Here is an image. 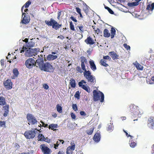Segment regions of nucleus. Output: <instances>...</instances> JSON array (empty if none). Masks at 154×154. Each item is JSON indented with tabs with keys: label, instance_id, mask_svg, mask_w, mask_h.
Wrapping results in <instances>:
<instances>
[{
	"label": "nucleus",
	"instance_id": "nucleus-1",
	"mask_svg": "<svg viewBox=\"0 0 154 154\" xmlns=\"http://www.w3.org/2000/svg\"><path fill=\"white\" fill-rule=\"evenodd\" d=\"M38 59L36 61L32 58H29L25 62V65L26 67L28 69L32 68L34 66H35L37 63L38 66L41 70H43L45 72H51L54 70L53 66L48 62L45 63L44 60L42 58Z\"/></svg>",
	"mask_w": 154,
	"mask_h": 154
},
{
	"label": "nucleus",
	"instance_id": "nucleus-2",
	"mask_svg": "<svg viewBox=\"0 0 154 154\" xmlns=\"http://www.w3.org/2000/svg\"><path fill=\"white\" fill-rule=\"evenodd\" d=\"M81 66L82 69L84 71L83 73L87 81L90 84L92 85H94L96 82L95 77L91 75V72L89 70H86L85 63H81Z\"/></svg>",
	"mask_w": 154,
	"mask_h": 154
},
{
	"label": "nucleus",
	"instance_id": "nucleus-3",
	"mask_svg": "<svg viewBox=\"0 0 154 154\" xmlns=\"http://www.w3.org/2000/svg\"><path fill=\"white\" fill-rule=\"evenodd\" d=\"M45 23L49 26H52V28L57 30L60 28L62 26V24H59L53 19L51 18L50 21L46 20Z\"/></svg>",
	"mask_w": 154,
	"mask_h": 154
},
{
	"label": "nucleus",
	"instance_id": "nucleus-4",
	"mask_svg": "<svg viewBox=\"0 0 154 154\" xmlns=\"http://www.w3.org/2000/svg\"><path fill=\"white\" fill-rule=\"evenodd\" d=\"M93 100L95 101L100 100L101 102H103L104 100V95L100 91L98 93L96 90H94L93 92Z\"/></svg>",
	"mask_w": 154,
	"mask_h": 154
},
{
	"label": "nucleus",
	"instance_id": "nucleus-5",
	"mask_svg": "<svg viewBox=\"0 0 154 154\" xmlns=\"http://www.w3.org/2000/svg\"><path fill=\"white\" fill-rule=\"evenodd\" d=\"M25 55L28 57L32 56L37 55L38 53L40 52V49L39 48H29L25 51Z\"/></svg>",
	"mask_w": 154,
	"mask_h": 154
},
{
	"label": "nucleus",
	"instance_id": "nucleus-6",
	"mask_svg": "<svg viewBox=\"0 0 154 154\" xmlns=\"http://www.w3.org/2000/svg\"><path fill=\"white\" fill-rule=\"evenodd\" d=\"M116 30L114 28L112 27L111 29V35L109 31L107 29H105L103 31V36L105 37L108 38L111 36V38H114L116 34Z\"/></svg>",
	"mask_w": 154,
	"mask_h": 154
},
{
	"label": "nucleus",
	"instance_id": "nucleus-7",
	"mask_svg": "<svg viewBox=\"0 0 154 154\" xmlns=\"http://www.w3.org/2000/svg\"><path fill=\"white\" fill-rule=\"evenodd\" d=\"M35 130L26 131L24 134V135L27 139H32L34 138L35 135Z\"/></svg>",
	"mask_w": 154,
	"mask_h": 154
},
{
	"label": "nucleus",
	"instance_id": "nucleus-8",
	"mask_svg": "<svg viewBox=\"0 0 154 154\" xmlns=\"http://www.w3.org/2000/svg\"><path fill=\"white\" fill-rule=\"evenodd\" d=\"M26 118L28 121L29 122L28 124L30 125L29 123L32 125L36 124L38 122L36 119L32 114L28 113L26 115Z\"/></svg>",
	"mask_w": 154,
	"mask_h": 154
},
{
	"label": "nucleus",
	"instance_id": "nucleus-9",
	"mask_svg": "<svg viewBox=\"0 0 154 154\" xmlns=\"http://www.w3.org/2000/svg\"><path fill=\"white\" fill-rule=\"evenodd\" d=\"M86 82L84 80H82L78 83V85L79 87H81L83 89L85 90L87 92L89 93L91 92L89 87L88 86H86L83 84H86Z\"/></svg>",
	"mask_w": 154,
	"mask_h": 154
},
{
	"label": "nucleus",
	"instance_id": "nucleus-10",
	"mask_svg": "<svg viewBox=\"0 0 154 154\" xmlns=\"http://www.w3.org/2000/svg\"><path fill=\"white\" fill-rule=\"evenodd\" d=\"M26 45H25V46L23 47L22 50H21L20 52L21 53H23L27 49H28V48H32L34 47L35 44L34 42L32 41H31L28 42V43L26 44Z\"/></svg>",
	"mask_w": 154,
	"mask_h": 154
},
{
	"label": "nucleus",
	"instance_id": "nucleus-11",
	"mask_svg": "<svg viewBox=\"0 0 154 154\" xmlns=\"http://www.w3.org/2000/svg\"><path fill=\"white\" fill-rule=\"evenodd\" d=\"M130 111L134 115H138L139 114L138 107L134 104H131L130 106Z\"/></svg>",
	"mask_w": 154,
	"mask_h": 154
},
{
	"label": "nucleus",
	"instance_id": "nucleus-12",
	"mask_svg": "<svg viewBox=\"0 0 154 154\" xmlns=\"http://www.w3.org/2000/svg\"><path fill=\"white\" fill-rule=\"evenodd\" d=\"M154 9V3H148L146 5V8L145 11H146V13L147 14H151Z\"/></svg>",
	"mask_w": 154,
	"mask_h": 154
},
{
	"label": "nucleus",
	"instance_id": "nucleus-13",
	"mask_svg": "<svg viewBox=\"0 0 154 154\" xmlns=\"http://www.w3.org/2000/svg\"><path fill=\"white\" fill-rule=\"evenodd\" d=\"M24 15V17L22 19L21 23L23 24H28L30 21V17L29 15L25 13H22V15Z\"/></svg>",
	"mask_w": 154,
	"mask_h": 154
},
{
	"label": "nucleus",
	"instance_id": "nucleus-14",
	"mask_svg": "<svg viewBox=\"0 0 154 154\" xmlns=\"http://www.w3.org/2000/svg\"><path fill=\"white\" fill-rule=\"evenodd\" d=\"M3 84L5 88L8 90L11 89L12 88V83L10 79L6 80L4 82Z\"/></svg>",
	"mask_w": 154,
	"mask_h": 154
},
{
	"label": "nucleus",
	"instance_id": "nucleus-15",
	"mask_svg": "<svg viewBox=\"0 0 154 154\" xmlns=\"http://www.w3.org/2000/svg\"><path fill=\"white\" fill-rule=\"evenodd\" d=\"M41 149L42 151L45 154H50V150L47 146H45V145H41Z\"/></svg>",
	"mask_w": 154,
	"mask_h": 154
},
{
	"label": "nucleus",
	"instance_id": "nucleus-16",
	"mask_svg": "<svg viewBox=\"0 0 154 154\" xmlns=\"http://www.w3.org/2000/svg\"><path fill=\"white\" fill-rule=\"evenodd\" d=\"M100 139V133L99 131H97L93 137V140L96 142H98Z\"/></svg>",
	"mask_w": 154,
	"mask_h": 154
},
{
	"label": "nucleus",
	"instance_id": "nucleus-17",
	"mask_svg": "<svg viewBox=\"0 0 154 154\" xmlns=\"http://www.w3.org/2000/svg\"><path fill=\"white\" fill-rule=\"evenodd\" d=\"M85 42L87 44L90 45H93L95 43L94 40L91 37L89 36L85 40Z\"/></svg>",
	"mask_w": 154,
	"mask_h": 154
},
{
	"label": "nucleus",
	"instance_id": "nucleus-18",
	"mask_svg": "<svg viewBox=\"0 0 154 154\" xmlns=\"http://www.w3.org/2000/svg\"><path fill=\"white\" fill-rule=\"evenodd\" d=\"M148 126L151 128H153L154 127V119L152 117L149 118L148 122Z\"/></svg>",
	"mask_w": 154,
	"mask_h": 154
},
{
	"label": "nucleus",
	"instance_id": "nucleus-19",
	"mask_svg": "<svg viewBox=\"0 0 154 154\" xmlns=\"http://www.w3.org/2000/svg\"><path fill=\"white\" fill-rule=\"evenodd\" d=\"M9 107L8 105H7L3 107V110H4L5 112L3 114V116L4 117H6L7 116L9 112Z\"/></svg>",
	"mask_w": 154,
	"mask_h": 154
},
{
	"label": "nucleus",
	"instance_id": "nucleus-20",
	"mask_svg": "<svg viewBox=\"0 0 154 154\" xmlns=\"http://www.w3.org/2000/svg\"><path fill=\"white\" fill-rule=\"evenodd\" d=\"M109 54L113 60H114L115 59H118L119 58V55L114 51L109 52Z\"/></svg>",
	"mask_w": 154,
	"mask_h": 154
},
{
	"label": "nucleus",
	"instance_id": "nucleus-21",
	"mask_svg": "<svg viewBox=\"0 0 154 154\" xmlns=\"http://www.w3.org/2000/svg\"><path fill=\"white\" fill-rule=\"evenodd\" d=\"M89 63L91 69L93 71H95L97 69V67L95 65L94 61L93 60H90L89 61Z\"/></svg>",
	"mask_w": 154,
	"mask_h": 154
},
{
	"label": "nucleus",
	"instance_id": "nucleus-22",
	"mask_svg": "<svg viewBox=\"0 0 154 154\" xmlns=\"http://www.w3.org/2000/svg\"><path fill=\"white\" fill-rule=\"evenodd\" d=\"M57 58V56L56 55H53L51 54L48 55L47 57V59L48 61L54 60Z\"/></svg>",
	"mask_w": 154,
	"mask_h": 154
},
{
	"label": "nucleus",
	"instance_id": "nucleus-23",
	"mask_svg": "<svg viewBox=\"0 0 154 154\" xmlns=\"http://www.w3.org/2000/svg\"><path fill=\"white\" fill-rule=\"evenodd\" d=\"M95 128L94 126H91L86 131V133L88 135H91Z\"/></svg>",
	"mask_w": 154,
	"mask_h": 154
},
{
	"label": "nucleus",
	"instance_id": "nucleus-24",
	"mask_svg": "<svg viewBox=\"0 0 154 154\" xmlns=\"http://www.w3.org/2000/svg\"><path fill=\"white\" fill-rule=\"evenodd\" d=\"M58 127V125L57 124H50L48 126V128L54 131L57 130Z\"/></svg>",
	"mask_w": 154,
	"mask_h": 154
},
{
	"label": "nucleus",
	"instance_id": "nucleus-25",
	"mask_svg": "<svg viewBox=\"0 0 154 154\" xmlns=\"http://www.w3.org/2000/svg\"><path fill=\"white\" fill-rule=\"evenodd\" d=\"M134 65L137 70H142L143 69V66L140 65L139 63L136 62Z\"/></svg>",
	"mask_w": 154,
	"mask_h": 154
},
{
	"label": "nucleus",
	"instance_id": "nucleus-26",
	"mask_svg": "<svg viewBox=\"0 0 154 154\" xmlns=\"http://www.w3.org/2000/svg\"><path fill=\"white\" fill-rule=\"evenodd\" d=\"M61 143L62 144H63L64 143V141L63 140H58L57 142L56 143L54 144V148L55 149H57V147L60 144V143Z\"/></svg>",
	"mask_w": 154,
	"mask_h": 154
},
{
	"label": "nucleus",
	"instance_id": "nucleus-27",
	"mask_svg": "<svg viewBox=\"0 0 154 154\" xmlns=\"http://www.w3.org/2000/svg\"><path fill=\"white\" fill-rule=\"evenodd\" d=\"M6 104L5 98L3 97H0V105L4 106Z\"/></svg>",
	"mask_w": 154,
	"mask_h": 154
},
{
	"label": "nucleus",
	"instance_id": "nucleus-28",
	"mask_svg": "<svg viewBox=\"0 0 154 154\" xmlns=\"http://www.w3.org/2000/svg\"><path fill=\"white\" fill-rule=\"evenodd\" d=\"M70 84L72 88H75L76 86V83L75 80L72 79L70 80Z\"/></svg>",
	"mask_w": 154,
	"mask_h": 154
},
{
	"label": "nucleus",
	"instance_id": "nucleus-29",
	"mask_svg": "<svg viewBox=\"0 0 154 154\" xmlns=\"http://www.w3.org/2000/svg\"><path fill=\"white\" fill-rule=\"evenodd\" d=\"M78 27L82 33L84 31L86 30L85 26H83L82 24L80 25L79 26H78Z\"/></svg>",
	"mask_w": 154,
	"mask_h": 154
},
{
	"label": "nucleus",
	"instance_id": "nucleus-30",
	"mask_svg": "<svg viewBox=\"0 0 154 154\" xmlns=\"http://www.w3.org/2000/svg\"><path fill=\"white\" fill-rule=\"evenodd\" d=\"M113 126L111 123L108 125L107 130L109 132H111L113 130Z\"/></svg>",
	"mask_w": 154,
	"mask_h": 154
},
{
	"label": "nucleus",
	"instance_id": "nucleus-31",
	"mask_svg": "<svg viewBox=\"0 0 154 154\" xmlns=\"http://www.w3.org/2000/svg\"><path fill=\"white\" fill-rule=\"evenodd\" d=\"M106 60L103 59H101L100 61V64L102 66L106 67L109 66V65L106 63Z\"/></svg>",
	"mask_w": 154,
	"mask_h": 154
},
{
	"label": "nucleus",
	"instance_id": "nucleus-32",
	"mask_svg": "<svg viewBox=\"0 0 154 154\" xmlns=\"http://www.w3.org/2000/svg\"><path fill=\"white\" fill-rule=\"evenodd\" d=\"M93 29L95 31V33L99 35L102 36V32L99 28H97L95 29V28L94 27H93V26H92Z\"/></svg>",
	"mask_w": 154,
	"mask_h": 154
},
{
	"label": "nucleus",
	"instance_id": "nucleus-33",
	"mask_svg": "<svg viewBox=\"0 0 154 154\" xmlns=\"http://www.w3.org/2000/svg\"><path fill=\"white\" fill-rule=\"evenodd\" d=\"M45 137L42 134H39L38 136V141H43L44 140Z\"/></svg>",
	"mask_w": 154,
	"mask_h": 154
},
{
	"label": "nucleus",
	"instance_id": "nucleus-34",
	"mask_svg": "<svg viewBox=\"0 0 154 154\" xmlns=\"http://www.w3.org/2000/svg\"><path fill=\"white\" fill-rule=\"evenodd\" d=\"M139 3L137 2H130L128 3V5L130 7H132L134 6H136Z\"/></svg>",
	"mask_w": 154,
	"mask_h": 154
},
{
	"label": "nucleus",
	"instance_id": "nucleus-35",
	"mask_svg": "<svg viewBox=\"0 0 154 154\" xmlns=\"http://www.w3.org/2000/svg\"><path fill=\"white\" fill-rule=\"evenodd\" d=\"M57 109V111L60 113H61L62 112V107L59 104H57L56 106Z\"/></svg>",
	"mask_w": 154,
	"mask_h": 154
},
{
	"label": "nucleus",
	"instance_id": "nucleus-36",
	"mask_svg": "<svg viewBox=\"0 0 154 154\" xmlns=\"http://www.w3.org/2000/svg\"><path fill=\"white\" fill-rule=\"evenodd\" d=\"M71 146H68V148H69V149H71L72 150H74L75 148V145L73 141L71 143Z\"/></svg>",
	"mask_w": 154,
	"mask_h": 154
},
{
	"label": "nucleus",
	"instance_id": "nucleus-37",
	"mask_svg": "<svg viewBox=\"0 0 154 154\" xmlns=\"http://www.w3.org/2000/svg\"><path fill=\"white\" fill-rule=\"evenodd\" d=\"M71 146H68V148H69V149H71L72 150H74L75 148V145L73 141L71 143Z\"/></svg>",
	"mask_w": 154,
	"mask_h": 154
},
{
	"label": "nucleus",
	"instance_id": "nucleus-38",
	"mask_svg": "<svg viewBox=\"0 0 154 154\" xmlns=\"http://www.w3.org/2000/svg\"><path fill=\"white\" fill-rule=\"evenodd\" d=\"M129 144L130 146L132 148L134 147L136 145V143L132 140L130 141Z\"/></svg>",
	"mask_w": 154,
	"mask_h": 154
},
{
	"label": "nucleus",
	"instance_id": "nucleus-39",
	"mask_svg": "<svg viewBox=\"0 0 154 154\" xmlns=\"http://www.w3.org/2000/svg\"><path fill=\"white\" fill-rule=\"evenodd\" d=\"M13 72L15 76V77H17L19 74V72L17 69L16 68L14 69L13 70Z\"/></svg>",
	"mask_w": 154,
	"mask_h": 154
},
{
	"label": "nucleus",
	"instance_id": "nucleus-40",
	"mask_svg": "<svg viewBox=\"0 0 154 154\" xmlns=\"http://www.w3.org/2000/svg\"><path fill=\"white\" fill-rule=\"evenodd\" d=\"M3 127L4 128L6 127L5 125V122L1 121H0V128Z\"/></svg>",
	"mask_w": 154,
	"mask_h": 154
},
{
	"label": "nucleus",
	"instance_id": "nucleus-41",
	"mask_svg": "<svg viewBox=\"0 0 154 154\" xmlns=\"http://www.w3.org/2000/svg\"><path fill=\"white\" fill-rule=\"evenodd\" d=\"M80 93L79 91H77L74 95V97L77 99H79L80 98Z\"/></svg>",
	"mask_w": 154,
	"mask_h": 154
},
{
	"label": "nucleus",
	"instance_id": "nucleus-42",
	"mask_svg": "<svg viewBox=\"0 0 154 154\" xmlns=\"http://www.w3.org/2000/svg\"><path fill=\"white\" fill-rule=\"evenodd\" d=\"M105 8L111 14H113L114 12L109 8L107 6H105Z\"/></svg>",
	"mask_w": 154,
	"mask_h": 154
},
{
	"label": "nucleus",
	"instance_id": "nucleus-43",
	"mask_svg": "<svg viewBox=\"0 0 154 154\" xmlns=\"http://www.w3.org/2000/svg\"><path fill=\"white\" fill-rule=\"evenodd\" d=\"M31 3V2L30 1V0H29L26 3L24 6L25 8H27L29 7Z\"/></svg>",
	"mask_w": 154,
	"mask_h": 154
},
{
	"label": "nucleus",
	"instance_id": "nucleus-44",
	"mask_svg": "<svg viewBox=\"0 0 154 154\" xmlns=\"http://www.w3.org/2000/svg\"><path fill=\"white\" fill-rule=\"evenodd\" d=\"M81 63H86L87 62V60L86 58L84 57H81Z\"/></svg>",
	"mask_w": 154,
	"mask_h": 154
},
{
	"label": "nucleus",
	"instance_id": "nucleus-45",
	"mask_svg": "<svg viewBox=\"0 0 154 154\" xmlns=\"http://www.w3.org/2000/svg\"><path fill=\"white\" fill-rule=\"evenodd\" d=\"M76 69L78 72L80 73H82L83 72V71L82 70V69L80 66H77L76 67Z\"/></svg>",
	"mask_w": 154,
	"mask_h": 154
},
{
	"label": "nucleus",
	"instance_id": "nucleus-46",
	"mask_svg": "<svg viewBox=\"0 0 154 154\" xmlns=\"http://www.w3.org/2000/svg\"><path fill=\"white\" fill-rule=\"evenodd\" d=\"M73 150H71L69 149V148H67L66 149V154H72Z\"/></svg>",
	"mask_w": 154,
	"mask_h": 154
},
{
	"label": "nucleus",
	"instance_id": "nucleus-47",
	"mask_svg": "<svg viewBox=\"0 0 154 154\" xmlns=\"http://www.w3.org/2000/svg\"><path fill=\"white\" fill-rule=\"evenodd\" d=\"M70 29L72 31H75V29L74 28V26L73 24V23L72 21L70 23Z\"/></svg>",
	"mask_w": 154,
	"mask_h": 154
},
{
	"label": "nucleus",
	"instance_id": "nucleus-48",
	"mask_svg": "<svg viewBox=\"0 0 154 154\" xmlns=\"http://www.w3.org/2000/svg\"><path fill=\"white\" fill-rule=\"evenodd\" d=\"M72 108L75 111H77L78 110L77 106L76 104H72Z\"/></svg>",
	"mask_w": 154,
	"mask_h": 154
},
{
	"label": "nucleus",
	"instance_id": "nucleus-49",
	"mask_svg": "<svg viewBox=\"0 0 154 154\" xmlns=\"http://www.w3.org/2000/svg\"><path fill=\"white\" fill-rule=\"evenodd\" d=\"M123 46L127 50H130V46L127 45V44L126 43H125L123 44Z\"/></svg>",
	"mask_w": 154,
	"mask_h": 154
},
{
	"label": "nucleus",
	"instance_id": "nucleus-50",
	"mask_svg": "<svg viewBox=\"0 0 154 154\" xmlns=\"http://www.w3.org/2000/svg\"><path fill=\"white\" fill-rule=\"evenodd\" d=\"M103 59L104 60H111V57L108 55L105 56H103Z\"/></svg>",
	"mask_w": 154,
	"mask_h": 154
},
{
	"label": "nucleus",
	"instance_id": "nucleus-51",
	"mask_svg": "<svg viewBox=\"0 0 154 154\" xmlns=\"http://www.w3.org/2000/svg\"><path fill=\"white\" fill-rule=\"evenodd\" d=\"M70 115L72 119H75L76 116L75 114L74 113L72 112L71 113Z\"/></svg>",
	"mask_w": 154,
	"mask_h": 154
},
{
	"label": "nucleus",
	"instance_id": "nucleus-52",
	"mask_svg": "<svg viewBox=\"0 0 154 154\" xmlns=\"http://www.w3.org/2000/svg\"><path fill=\"white\" fill-rule=\"evenodd\" d=\"M43 87L46 90L48 89L49 88L48 86L46 84H43Z\"/></svg>",
	"mask_w": 154,
	"mask_h": 154
},
{
	"label": "nucleus",
	"instance_id": "nucleus-53",
	"mask_svg": "<svg viewBox=\"0 0 154 154\" xmlns=\"http://www.w3.org/2000/svg\"><path fill=\"white\" fill-rule=\"evenodd\" d=\"M77 2L79 4H80V5L84 3V2L81 0H76Z\"/></svg>",
	"mask_w": 154,
	"mask_h": 154
},
{
	"label": "nucleus",
	"instance_id": "nucleus-54",
	"mask_svg": "<svg viewBox=\"0 0 154 154\" xmlns=\"http://www.w3.org/2000/svg\"><path fill=\"white\" fill-rule=\"evenodd\" d=\"M44 141L48 143H50V140L47 137L45 138V137Z\"/></svg>",
	"mask_w": 154,
	"mask_h": 154
},
{
	"label": "nucleus",
	"instance_id": "nucleus-55",
	"mask_svg": "<svg viewBox=\"0 0 154 154\" xmlns=\"http://www.w3.org/2000/svg\"><path fill=\"white\" fill-rule=\"evenodd\" d=\"M151 81H150L149 82L150 84H153L154 83V76H152L151 78Z\"/></svg>",
	"mask_w": 154,
	"mask_h": 154
},
{
	"label": "nucleus",
	"instance_id": "nucleus-56",
	"mask_svg": "<svg viewBox=\"0 0 154 154\" xmlns=\"http://www.w3.org/2000/svg\"><path fill=\"white\" fill-rule=\"evenodd\" d=\"M76 11L78 14L81 13V10L78 7H76Z\"/></svg>",
	"mask_w": 154,
	"mask_h": 154
},
{
	"label": "nucleus",
	"instance_id": "nucleus-57",
	"mask_svg": "<svg viewBox=\"0 0 154 154\" xmlns=\"http://www.w3.org/2000/svg\"><path fill=\"white\" fill-rule=\"evenodd\" d=\"M80 114L82 116H86V114L84 111H81L80 112Z\"/></svg>",
	"mask_w": 154,
	"mask_h": 154
},
{
	"label": "nucleus",
	"instance_id": "nucleus-58",
	"mask_svg": "<svg viewBox=\"0 0 154 154\" xmlns=\"http://www.w3.org/2000/svg\"><path fill=\"white\" fill-rule=\"evenodd\" d=\"M123 131L125 133L126 136L128 137H132V136H131L130 135L128 134V133L126 131H125L124 130H123Z\"/></svg>",
	"mask_w": 154,
	"mask_h": 154
},
{
	"label": "nucleus",
	"instance_id": "nucleus-59",
	"mask_svg": "<svg viewBox=\"0 0 154 154\" xmlns=\"http://www.w3.org/2000/svg\"><path fill=\"white\" fill-rule=\"evenodd\" d=\"M70 19L73 21L75 22H77V20L74 17L72 16L70 17Z\"/></svg>",
	"mask_w": 154,
	"mask_h": 154
},
{
	"label": "nucleus",
	"instance_id": "nucleus-60",
	"mask_svg": "<svg viewBox=\"0 0 154 154\" xmlns=\"http://www.w3.org/2000/svg\"><path fill=\"white\" fill-rule=\"evenodd\" d=\"M57 38H60L61 39L63 40L64 39V37L63 35H60L58 36Z\"/></svg>",
	"mask_w": 154,
	"mask_h": 154
},
{
	"label": "nucleus",
	"instance_id": "nucleus-61",
	"mask_svg": "<svg viewBox=\"0 0 154 154\" xmlns=\"http://www.w3.org/2000/svg\"><path fill=\"white\" fill-rule=\"evenodd\" d=\"M57 18L58 20L60 18V17L61 15V11H58L57 13Z\"/></svg>",
	"mask_w": 154,
	"mask_h": 154
},
{
	"label": "nucleus",
	"instance_id": "nucleus-62",
	"mask_svg": "<svg viewBox=\"0 0 154 154\" xmlns=\"http://www.w3.org/2000/svg\"><path fill=\"white\" fill-rule=\"evenodd\" d=\"M1 64L2 66H4V60L3 59H2L0 61Z\"/></svg>",
	"mask_w": 154,
	"mask_h": 154
},
{
	"label": "nucleus",
	"instance_id": "nucleus-63",
	"mask_svg": "<svg viewBox=\"0 0 154 154\" xmlns=\"http://www.w3.org/2000/svg\"><path fill=\"white\" fill-rule=\"evenodd\" d=\"M58 154H65V152H63V151H60L59 152Z\"/></svg>",
	"mask_w": 154,
	"mask_h": 154
},
{
	"label": "nucleus",
	"instance_id": "nucleus-64",
	"mask_svg": "<svg viewBox=\"0 0 154 154\" xmlns=\"http://www.w3.org/2000/svg\"><path fill=\"white\" fill-rule=\"evenodd\" d=\"M57 116V114L53 112L52 113V116L54 117V118H56Z\"/></svg>",
	"mask_w": 154,
	"mask_h": 154
}]
</instances>
